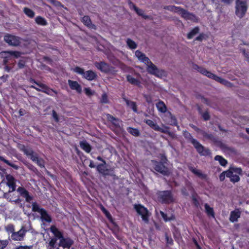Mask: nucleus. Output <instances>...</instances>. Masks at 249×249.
Segmentation results:
<instances>
[{"label": "nucleus", "instance_id": "obj_36", "mask_svg": "<svg viewBox=\"0 0 249 249\" xmlns=\"http://www.w3.org/2000/svg\"><path fill=\"white\" fill-rule=\"evenodd\" d=\"M126 79L127 81L132 85H139L140 84V82L139 80L133 77L130 75H127L126 76Z\"/></svg>", "mask_w": 249, "mask_h": 249}, {"label": "nucleus", "instance_id": "obj_22", "mask_svg": "<svg viewBox=\"0 0 249 249\" xmlns=\"http://www.w3.org/2000/svg\"><path fill=\"white\" fill-rule=\"evenodd\" d=\"M193 68L196 70H197L198 71H199L200 73L202 74L207 76V77H209L210 74H211V72L207 70L205 68L199 66L198 65L196 64H194L193 65Z\"/></svg>", "mask_w": 249, "mask_h": 249}, {"label": "nucleus", "instance_id": "obj_40", "mask_svg": "<svg viewBox=\"0 0 249 249\" xmlns=\"http://www.w3.org/2000/svg\"><path fill=\"white\" fill-rule=\"evenodd\" d=\"M127 45L131 49H135L137 47V44L133 40L130 38H127L126 41Z\"/></svg>", "mask_w": 249, "mask_h": 249}, {"label": "nucleus", "instance_id": "obj_27", "mask_svg": "<svg viewBox=\"0 0 249 249\" xmlns=\"http://www.w3.org/2000/svg\"><path fill=\"white\" fill-rule=\"evenodd\" d=\"M156 106L158 110L161 113H165L167 111V107L163 102L160 101L156 104Z\"/></svg>", "mask_w": 249, "mask_h": 249}, {"label": "nucleus", "instance_id": "obj_25", "mask_svg": "<svg viewBox=\"0 0 249 249\" xmlns=\"http://www.w3.org/2000/svg\"><path fill=\"white\" fill-rule=\"evenodd\" d=\"M200 31L199 27L196 26L192 29L187 35V38L188 39L193 38Z\"/></svg>", "mask_w": 249, "mask_h": 249}, {"label": "nucleus", "instance_id": "obj_55", "mask_svg": "<svg viewBox=\"0 0 249 249\" xmlns=\"http://www.w3.org/2000/svg\"><path fill=\"white\" fill-rule=\"evenodd\" d=\"M8 244L7 240H0V249H3Z\"/></svg>", "mask_w": 249, "mask_h": 249}, {"label": "nucleus", "instance_id": "obj_13", "mask_svg": "<svg viewBox=\"0 0 249 249\" xmlns=\"http://www.w3.org/2000/svg\"><path fill=\"white\" fill-rule=\"evenodd\" d=\"M26 231L24 227H22L21 229L17 231L14 232L11 235V238L12 240L15 241H21L23 239Z\"/></svg>", "mask_w": 249, "mask_h": 249}, {"label": "nucleus", "instance_id": "obj_26", "mask_svg": "<svg viewBox=\"0 0 249 249\" xmlns=\"http://www.w3.org/2000/svg\"><path fill=\"white\" fill-rule=\"evenodd\" d=\"M96 73L92 71H88L84 72L83 76L88 80H92L96 77Z\"/></svg>", "mask_w": 249, "mask_h": 249}, {"label": "nucleus", "instance_id": "obj_33", "mask_svg": "<svg viewBox=\"0 0 249 249\" xmlns=\"http://www.w3.org/2000/svg\"><path fill=\"white\" fill-rule=\"evenodd\" d=\"M214 160L218 161L219 164L222 166H225L228 163L227 160L221 156L216 155L214 157Z\"/></svg>", "mask_w": 249, "mask_h": 249}, {"label": "nucleus", "instance_id": "obj_6", "mask_svg": "<svg viewBox=\"0 0 249 249\" xmlns=\"http://www.w3.org/2000/svg\"><path fill=\"white\" fill-rule=\"evenodd\" d=\"M147 66V71L151 74L158 77L162 75V71H160L150 60L145 64Z\"/></svg>", "mask_w": 249, "mask_h": 249}, {"label": "nucleus", "instance_id": "obj_11", "mask_svg": "<svg viewBox=\"0 0 249 249\" xmlns=\"http://www.w3.org/2000/svg\"><path fill=\"white\" fill-rule=\"evenodd\" d=\"M209 78L215 80V81L227 87L231 88L233 86L232 84L229 81L224 78H221L220 77H219L218 76L212 72L210 74Z\"/></svg>", "mask_w": 249, "mask_h": 249}, {"label": "nucleus", "instance_id": "obj_42", "mask_svg": "<svg viewBox=\"0 0 249 249\" xmlns=\"http://www.w3.org/2000/svg\"><path fill=\"white\" fill-rule=\"evenodd\" d=\"M144 122L154 129L156 130L157 129H159V126L157 125L152 120H145Z\"/></svg>", "mask_w": 249, "mask_h": 249}, {"label": "nucleus", "instance_id": "obj_18", "mask_svg": "<svg viewBox=\"0 0 249 249\" xmlns=\"http://www.w3.org/2000/svg\"><path fill=\"white\" fill-rule=\"evenodd\" d=\"M68 84L72 90H75L78 93H80L82 92V89L81 86L75 81L71 80H68Z\"/></svg>", "mask_w": 249, "mask_h": 249}, {"label": "nucleus", "instance_id": "obj_52", "mask_svg": "<svg viewBox=\"0 0 249 249\" xmlns=\"http://www.w3.org/2000/svg\"><path fill=\"white\" fill-rule=\"evenodd\" d=\"M73 71L77 73L82 74L83 75L84 73V70L78 67H76L75 68L73 69Z\"/></svg>", "mask_w": 249, "mask_h": 249}, {"label": "nucleus", "instance_id": "obj_54", "mask_svg": "<svg viewBox=\"0 0 249 249\" xmlns=\"http://www.w3.org/2000/svg\"><path fill=\"white\" fill-rule=\"evenodd\" d=\"M192 201L196 207L198 208L199 206V202L194 196H192Z\"/></svg>", "mask_w": 249, "mask_h": 249}, {"label": "nucleus", "instance_id": "obj_49", "mask_svg": "<svg viewBox=\"0 0 249 249\" xmlns=\"http://www.w3.org/2000/svg\"><path fill=\"white\" fill-rule=\"evenodd\" d=\"M240 178L239 176L233 174L231 178H230V180L233 183H235L238 182L240 180Z\"/></svg>", "mask_w": 249, "mask_h": 249}, {"label": "nucleus", "instance_id": "obj_23", "mask_svg": "<svg viewBox=\"0 0 249 249\" xmlns=\"http://www.w3.org/2000/svg\"><path fill=\"white\" fill-rule=\"evenodd\" d=\"M241 212L238 210L232 211L231 212L230 220L231 222H236L238 219L240 217Z\"/></svg>", "mask_w": 249, "mask_h": 249}, {"label": "nucleus", "instance_id": "obj_12", "mask_svg": "<svg viewBox=\"0 0 249 249\" xmlns=\"http://www.w3.org/2000/svg\"><path fill=\"white\" fill-rule=\"evenodd\" d=\"M94 64L98 69L105 73L111 72L113 70V68L111 66L104 61L95 62Z\"/></svg>", "mask_w": 249, "mask_h": 249}, {"label": "nucleus", "instance_id": "obj_63", "mask_svg": "<svg viewBox=\"0 0 249 249\" xmlns=\"http://www.w3.org/2000/svg\"><path fill=\"white\" fill-rule=\"evenodd\" d=\"M85 91L86 94L88 96L92 95L93 94L92 91L89 88H85Z\"/></svg>", "mask_w": 249, "mask_h": 249}, {"label": "nucleus", "instance_id": "obj_28", "mask_svg": "<svg viewBox=\"0 0 249 249\" xmlns=\"http://www.w3.org/2000/svg\"><path fill=\"white\" fill-rule=\"evenodd\" d=\"M186 187H183L181 189V192L183 196H188L189 195L188 190L191 192H194V189L191 183L187 184Z\"/></svg>", "mask_w": 249, "mask_h": 249}, {"label": "nucleus", "instance_id": "obj_10", "mask_svg": "<svg viewBox=\"0 0 249 249\" xmlns=\"http://www.w3.org/2000/svg\"><path fill=\"white\" fill-rule=\"evenodd\" d=\"M137 213L142 216V220L146 223L148 222V214L147 210L143 206L138 205L135 206Z\"/></svg>", "mask_w": 249, "mask_h": 249}, {"label": "nucleus", "instance_id": "obj_34", "mask_svg": "<svg viewBox=\"0 0 249 249\" xmlns=\"http://www.w3.org/2000/svg\"><path fill=\"white\" fill-rule=\"evenodd\" d=\"M80 147L87 153L90 152L91 150V147L90 145L86 141H83L80 142Z\"/></svg>", "mask_w": 249, "mask_h": 249}, {"label": "nucleus", "instance_id": "obj_57", "mask_svg": "<svg viewBox=\"0 0 249 249\" xmlns=\"http://www.w3.org/2000/svg\"><path fill=\"white\" fill-rule=\"evenodd\" d=\"M101 102L102 103L106 104L108 103L107 96L106 94H103L102 96Z\"/></svg>", "mask_w": 249, "mask_h": 249}, {"label": "nucleus", "instance_id": "obj_48", "mask_svg": "<svg viewBox=\"0 0 249 249\" xmlns=\"http://www.w3.org/2000/svg\"><path fill=\"white\" fill-rule=\"evenodd\" d=\"M5 230L9 233H11L12 234L15 231L14 226L12 224H9L5 227Z\"/></svg>", "mask_w": 249, "mask_h": 249}, {"label": "nucleus", "instance_id": "obj_43", "mask_svg": "<svg viewBox=\"0 0 249 249\" xmlns=\"http://www.w3.org/2000/svg\"><path fill=\"white\" fill-rule=\"evenodd\" d=\"M23 11L27 16L31 18H32L35 16L34 12L28 8L25 7L24 8Z\"/></svg>", "mask_w": 249, "mask_h": 249}, {"label": "nucleus", "instance_id": "obj_16", "mask_svg": "<svg viewBox=\"0 0 249 249\" xmlns=\"http://www.w3.org/2000/svg\"><path fill=\"white\" fill-rule=\"evenodd\" d=\"M72 244V240L70 238H65L63 237L59 240L58 247H62L64 249H70Z\"/></svg>", "mask_w": 249, "mask_h": 249}, {"label": "nucleus", "instance_id": "obj_19", "mask_svg": "<svg viewBox=\"0 0 249 249\" xmlns=\"http://www.w3.org/2000/svg\"><path fill=\"white\" fill-rule=\"evenodd\" d=\"M135 56L139 61L144 63L145 64H146L149 60H150L148 57L146 56L144 53L139 50H137L135 52Z\"/></svg>", "mask_w": 249, "mask_h": 249}, {"label": "nucleus", "instance_id": "obj_14", "mask_svg": "<svg viewBox=\"0 0 249 249\" xmlns=\"http://www.w3.org/2000/svg\"><path fill=\"white\" fill-rule=\"evenodd\" d=\"M171 198V192L169 191L160 192L159 194V200L163 203H168Z\"/></svg>", "mask_w": 249, "mask_h": 249}, {"label": "nucleus", "instance_id": "obj_39", "mask_svg": "<svg viewBox=\"0 0 249 249\" xmlns=\"http://www.w3.org/2000/svg\"><path fill=\"white\" fill-rule=\"evenodd\" d=\"M198 110L199 113L201 114L202 117L205 121H208L210 120V116L208 111H206L202 113L201 108L199 107H198Z\"/></svg>", "mask_w": 249, "mask_h": 249}, {"label": "nucleus", "instance_id": "obj_32", "mask_svg": "<svg viewBox=\"0 0 249 249\" xmlns=\"http://www.w3.org/2000/svg\"><path fill=\"white\" fill-rule=\"evenodd\" d=\"M205 211L208 216L214 217V212L213 208L211 207L207 203L204 205Z\"/></svg>", "mask_w": 249, "mask_h": 249}, {"label": "nucleus", "instance_id": "obj_44", "mask_svg": "<svg viewBox=\"0 0 249 249\" xmlns=\"http://www.w3.org/2000/svg\"><path fill=\"white\" fill-rule=\"evenodd\" d=\"M2 54H10L11 55H14L16 57L18 58L20 56V53L18 52L15 51H4L1 52Z\"/></svg>", "mask_w": 249, "mask_h": 249}, {"label": "nucleus", "instance_id": "obj_9", "mask_svg": "<svg viewBox=\"0 0 249 249\" xmlns=\"http://www.w3.org/2000/svg\"><path fill=\"white\" fill-rule=\"evenodd\" d=\"M153 168L158 172L164 175H167L168 173L167 168L161 162L156 161H152Z\"/></svg>", "mask_w": 249, "mask_h": 249}, {"label": "nucleus", "instance_id": "obj_35", "mask_svg": "<svg viewBox=\"0 0 249 249\" xmlns=\"http://www.w3.org/2000/svg\"><path fill=\"white\" fill-rule=\"evenodd\" d=\"M97 169L98 171L104 175H107L108 174V170L106 169L105 164H100L98 165L97 167Z\"/></svg>", "mask_w": 249, "mask_h": 249}, {"label": "nucleus", "instance_id": "obj_7", "mask_svg": "<svg viewBox=\"0 0 249 249\" xmlns=\"http://www.w3.org/2000/svg\"><path fill=\"white\" fill-rule=\"evenodd\" d=\"M5 179L6 184L9 189L7 193L11 194V193L16 190L17 180L10 175H7Z\"/></svg>", "mask_w": 249, "mask_h": 249}, {"label": "nucleus", "instance_id": "obj_5", "mask_svg": "<svg viewBox=\"0 0 249 249\" xmlns=\"http://www.w3.org/2000/svg\"><path fill=\"white\" fill-rule=\"evenodd\" d=\"M2 186V183H0V187H1ZM0 192L1 193L0 197L2 196L9 202H13L14 204L18 206L20 208H23V204L21 203L22 199L19 196H15L14 198H11V194L8 193H4L3 190H1V188H0Z\"/></svg>", "mask_w": 249, "mask_h": 249}, {"label": "nucleus", "instance_id": "obj_50", "mask_svg": "<svg viewBox=\"0 0 249 249\" xmlns=\"http://www.w3.org/2000/svg\"><path fill=\"white\" fill-rule=\"evenodd\" d=\"M156 130H158L163 133H169L170 134V128L169 127H160L159 126V129H157Z\"/></svg>", "mask_w": 249, "mask_h": 249}, {"label": "nucleus", "instance_id": "obj_46", "mask_svg": "<svg viewBox=\"0 0 249 249\" xmlns=\"http://www.w3.org/2000/svg\"><path fill=\"white\" fill-rule=\"evenodd\" d=\"M127 131L129 133H130L132 135L135 136H138L140 134L139 131L138 130V129H136V128L129 127L127 129Z\"/></svg>", "mask_w": 249, "mask_h": 249}, {"label": "nucleus", "instance_id": "obj_31", "mask_svg": "<svg viewBox=\"0 0 249 249\" xmlns=\"http://www.w3.org/2000/svg\"><path fill=\"white\" fill-rule=\"evenodd\" d=\"M40 214L41 215V219L43 221H45L47 222H51V218L45 210L44 209L43 210H42V212L40 213Z\"/></svg>", "mask_w": 249, "mask_h": 249}, {"label": "nucleus", "instance_id": "obj_4", "mask_svg": "<svg viewBox=\"0 0 249 249\" xmlns=\"http://www.w3.org/2000/svg\"><path fill=\"white\" fill-rule=\"evenodd\" d=\"M247 2L246 0H236L235 11L236 15L241 18L246 15L248 10Z\"/></svg>", "mask_w": 249, "mask_h": 249}, {"label": "nucleus", "instance_id": "obj_47", "mask_svg": "<svg viewBox=\"0 0 249 249\" xmlns=\"http://www.w3.org/2000/svg\"><path fill=\"white\" fill-rule=\"evenodd\" d=\"M135 12L137 13V14L138 15L142 17L145 19L148 18V16L144 15V11L142 10L141 9H139L138 7H137L136 8V9L135 10Z\"/></svg>", "mask_w": 249, "mask_h": 249}, {"label": "nucleus", "instance_id": "obj_61", "mask_svg": "<svg viewBox=\"0 0 249 249\" xmlns=\"http://www.w3.org/2000/svg\"><path fill=\"white\" fill-rule=\"evenodd\" d=\"M52 115H53V117L54 118V119L55 120V121L56 122H58L59 121V118H58L57 114L55 110H53Z\"/></svg>", "mask_w": 249, "mask_h": 249}, {"label": "nucleus", "instance_id": "obj_29", "mask_svg": "<svg viewBox=\"0 0 249 249\" xmlns=\"http://www.w3.org/2000/svg\"><path fill=\"white\" fill-rule=\"evenodd\" d=\"M107 120L116 127H120V121L110 114L107 115Z\"/></svg>", "mask_w": 249, "mask_h": 249}, {"label": "nucleus", "instance_id": "obj_17", "mask_svg": "<svg viewBox=\"0 0 249 249\" xmlns=\"http://www.w3.org/2000/svg\"><path fill=\"white\" fill-rule=\"evenodd\" d=\"M56 238H51L46 242V247L47 249H59L57 247Z\"/></svg>", "mask_w": 249, "mask_h": 249}, {"label": "nucleus", "instance_id": "obj_1", "mask_svg": "<svg viewBox=\"0 0 249 249\" xmlns=\"http://www.w3.org/2000/svg\"><path fill=\"white\" fill-rule=\"evenodd\" d=\"M183 135L188 142H191L193 145L200 155L207 156L211 154V150L209 148L205 147L196 139L193 138L191 133L188 131H183Z\"/></svg>", "mask_w": 249, "mask_h": 249}, {"label": "nucleus", "instance_id": "obj_15", "mask_svg": "<svg viewBox=\"0 0 249 249\" xmlns=\"http://www.w3.org/2000/svg\"><path fill=\"white\" fill-rule=\"evenodd\" d=\"M17 191L21 196L25 198L27 202H30L33 199V196L30 195L29 192L24 188L19 187Z\"/></svg>", "mask_w": 249, "mask_h": 249}, {"label": "nucleus", "instance_id": "obj_56", "mask_svg": "<svg viewBox=\"0 0 249 249\" xmlns=\"http://www.w3.org/2000/svg\"><path fill=\"white\" fill-rule=\"evenodd\" d=\"M24 151V153L29 157L35 153V152L31 149H25Z\"/></svg>", "mask_w": 249, "mask_h": 249}, {"label": "nucleus", "instance_id": "obj_37", "mask_svg": "<svg viewBox=\"0 0 249 249\" xmlns=\"http://www.w3.org/2000/svg\"><path fill=\"white\" fill-rule=\"evenodd\" d=\"M35 21L37 24L40 25L45 26L47 24V22L46 19L40 16L36 17Z\"/></svg>", "mask_w": 249, "mask_h": 249}, {"label": "nucleus", "instance_id": "obj_60", "mask_svg": "<svg viewBox=\"0 0 249 249\" xmlns=\"http://www.w3.org/2000/svg\"><path fill=\"white\" fill-rule=\"evenodd\" d=\"M127 1L129 6L130 8L133 9L135 10L137 8L136 5L130 0H127Z\"/></svg>", "mask_w": 249, "mask_h": 249}, {"label": "nucleus", "instance_id": "obj_30", "mask_svg": "<svg viewBox=\"0 0 249 249\" xmlns=\"http://www.w3.org/2000/svg\"><path fill=\"white\" fill-rule=\"evenodd\" d=\"M123 98L128 106L130 107L134 112H137V105L135 102L128 100L125 97H123Z\"/></svg>", "mask_w": 249, "mask_h": 249}, {"label": "nucleus", "instance_id": "obj_3", "mask_svg": "<svg viewBox=\"0 0 249 249\" xmlns=\"http://www.w3.org/2000/svg\"><path fill=\"white\" fill-rule=\"evenodd\" d=\"M201 134L204 138L213 142L215 144L220 147L222 150L227 151H230L231 150L230 147H228L221 141L219 140L218 138L215 137L212 133H208L202 130L201 131Z\"/></svg>", "mask_w": 249, "mask_h": 249}, {"label": "nucleus", "instance_id": "obj_45", "mask_svg": "<svg viewBox=\"0 0 249 249\" xmlns=\"http://www.w3.org/2000/svg\"><path fill=\"white\" fill-rule=\"evenodd\" d=\"M0 160L1 161H3L4 163H5L6 164H7V165H9V166H11V167H13V168H14V169H18V167L17 165H16L14 164H13V163H12L10 162L8 160H7L5 159H4L3 157H2L0 156Z\"/></svg>", "mask_w": 249, "mask_h": 249}, {"label": "nucleus", "instance_id": "obj_62", "mask_svg": "<svg viewBox=\"0 0 249 249\" xmlns=\"http://www.w3.org/2000/svg\"><path fill=\"white\" fill-rule=\"evenodd\" d=\"M160 213L165 221H167L168 220H170V218H168L167 217V214L164 213L162 211H160Z\"/></svg>", "mask_w": 249, "mask_h": 249}, {"label": "nucleus", "instance_id": "obj_20", "mask_svg": "<svg viewBox=\"0 0 249 249\" xmlns=\"http://www.w3.org/2000/svg\"><path fill=\"white\" fill-rule=\"evenodd\" d=\"M50 231L54 236L53 238H56L57 240L59 239L60 240L63 237L62 232L60 231L54 225L51 226L50 227Z\"/></svg>", "mask_w": 249, "mask_h": 249}, {"label": "nucleus", "instance_id": "obj_64", "mask_svg": "<svg viewBox=\"0 0 249 249\" xmlns=\"http://www.w3.org/2000/svg\"><path fill=\"white\" fill-rule=\"evenodd\" d=\"M16 249H32V246H20L17 247Z\"/></svg>", "mask_w": 249, "mask_h": 249}, {"label": "nucleus", "instance_id": "obj_51", "mask_svg": "<svg viewBox=\"0 0 249 249\" xmlns=\"http://www.w3.org/2000/svg\"><path fill=\"white\" fill-rule=\"evenodd\" d=\"M37 164L40 166V167L44 168L45 167L44 165V160L41 158H38L36 162Z\"/></svg>", "mask_w": 249, "mask_h": 249}, {"label": "nucleus", "instance_id": "obj_24", "mask_svg": "<svg viewBox=\"0 0 249 249\" xmlns=\"http://www.w3.org/2000/svg\"><path fill=\"white\" fill-rule=\"evenodd\" d=\"M82 22L89 28L96 30V26L93 24L89 16H85L82 18Z\"/></svg>", "mask_w": 249, "mask_h": 249}, {"label": "nucleus", "instance_id": "obj_21", "mask_svg": "<svg viewBox=\"0 0 249 249\" xmlns=\"http://www.w3.org/2000/svg\"><path fill=\"white\" fill-rule=\"evenodd\" d=\"M189 170L193 174L197 176L198 177L202 179H207V175L205 174L202 173L200 170H198L192 166L189 167Z\"/></svg>", "mask_w": 249, "mask_h": 249}, {"label": "nucleus", "instance_id": "obj_38", "mask_svg": "<svg viewBox=\"0 0 249 249\" xmlns=\"http://www.w3.org/2000/svg\"><path fill=\"white\" fill-rule=\"evenodd\" d=\"M32 211L34 212H38L39 213L43 210L44 209L41 208L39 205L36 202H32Z\"/></svg>", "mask_w": 249, "mask_h": 249}, {"label": "nucleus", "instance_id": "obj_2", "mask_svg": "<svg viewBox=\"0 0 249 249\" xmlns=\"http://www.w3.org/2000/svg\"><path fill=\"white\" fill-rule=\"evenodd\" d=\"M172 12L178 14L186 20L196 22L198 21V18L195 14L179 7L172 6Z\"/></svg>", "mask_w": 249, "mask_h": 249}, {"label": "nucleus", "instance_id": "obj_41", "mask_svg": "<svg viewBox=\"0 0 249 249\" xmlns=\"http://www.w3.org/2000/svg\"><path fill=\"white\" fill-rule=\"evenodd\" d=\"M30 81H31V82H33V83H35V84H36L37 86H38V88H41L40 89L44 90L43 92H47L45 91V90H47L48 89V87L45 85L40 83L37 82L36 81H35L34 79H31Z\"/></svg>", "mask_w": 249, "mask_h": 249}, {"label": "nucleus", "instance_id": "obj_58", "mask_svg": "<svg viewBox=\"0 0 249 249\" xmlns=\"http://www.w3.org/2000/svg\"><path fill=\"white\" fill-rule=\"evenodd\" d=\"M33 161L36 162L39 157L37 156V154L36 153H34L32 156L29 157Z\"/></svg>", "mask_w": 249, "mask_h": 249}, {"label": "nucleus", "instance_id": "obj_8", "mask_svg": "<svg viewBox=\"0 0 249 249\" xmlns=\"http://www.w3.org/2000/svg\"><path fill=\"white\" fill-rule=\"evenodd\" d=\"M4 40L9 45L14 46H18L20 42L18 37L11 35H5Z\"/></svg>", "mask_w": 249, "mask_h": 249}, {"label": "nucleus", "instance_id": "obj_53", "mask_svg": "<svg viewBox=\"0 0 249 249\" xmlns=\"http://www.w3.org/2000/svg\"><path fill=\"white\" fill-rule=\"evenodd\" d=\"M205 34H204V33H200L198 36H197L196 38H195V40L196 41H202L204 39H205Z\"/></svg>", "mask_w": 249, "mask_h": 249}, {"label": "nucleus", "instance_id": "obj_59", "mask_svg": "<svg viewBox=\"0 0 249 249\" xmlns=\"http://www.w3.org/2000/svg\"><path fill=\"white\" fill-rule=\"evenodd\" d=\"M25 62L24 60H20L18 63V67L19 69H22L25 66Z\"/></svg>", "mask_w": 249, "mask_h": 249}]
</instances>
